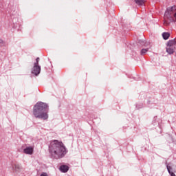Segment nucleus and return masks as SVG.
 <instances>
[{
	"label": "nucleus",
	"instance_id": "nucleus-1",
	"mask_svg": "<svg viewBox=\"0 0 176 176\" xmlns=\"http://www.w3.org/2000/svg\"><path fill=\"white\" fill-rule=\"evenodd\" d=\"M50 152L54 159H61V157L65 156L67 149L63 142H58V140H54L50 144Z\"/></svg>",
	"mask_w": 176,
	"mask_h": 176
},
{
	"label": "nucleus",
	"instance_id": "nucleus-2",
	"mask_svg": "<svg viewBox=\"0 0 176 176\" xmlns=\"http://www.w3.org/2000/svg\"><path fill=\"white\" fill-rule=\"evenodd\" d=\"M47 108V104L46 103L40 102L35 104L33 109V115L38 119H43L46 120L49 116H47V111L46 109Z\"/></svg>",
	"mask_w": 176,
	"mask_h": 176
},
{
	"label": "nucleus",
	"instance_id": "nucleus-14",
	"mask_svg": "<svg viewBox=\"0 0 176 176\" xmlns=\"http://www.w3.org/2000/svg\"><path fill=\"white\" fill-rule=\"evenodd\" d=\"M164 25H168V23L166 21H165V22L164 23Z\"/></svg>",
	"mask_w": 176,
	"mask_h": 176
},
{
	"label": "nucleus",
	"instance_id": "nucleus-10",
	"mask_svg": "<svg viewBox=\"0 0 176 176\" xmlns=\"http://www.w3.org/2000/svg\"><path fill=\"white\" fill-rule=\"evenodd\" d=\"M149 50L148 49H142L140 52V54L144 56V54H146V52Z\"/></svg>",
	"mask_w": 176,
	"mask_h": 176
},
{
	"label": "nucleus",
	"instance_id": "nucleus-3",
	"mask_svg": "<svg viewBox=\"0 0 176 176\" xmlns=\"http://www.w3.org/2000/svg\"><path fill=\"white\" fill-rule=\"evenodd\" d=\"M176 47V39L174 38L173 40H170L168 41L166 52L168 54H173L174 53V50H175Z\"/></svg>",
	"mask_w": 176,
	"mask_h": 176
},
{
	"label": "nucleus",
	"instance_id": "nucleus-11",
	"mask_svg": "<svg viewBox=\"0 0 176 176\" xmlns=\"http://www.w3.org/2000/svg\"><path fill=\"white\" fill-rule=\"evenodd\" d=\"M14 168L16 171H19V170H20L21 168V166H20V164H16L14 165Z\"/></svg>",
	"mask_w": 176,
	"mask_h": 176
},
{
	"label": "nucleus",
	"instance_id": "nucleus-8",
	"mask_svg": "<svg viewBox=\"0 0 176 176\" xmlns=\"http://www.w3.org/2000/svg\"><path fill=\"white\" fill-rule=\"evenodd\" d=\"M162 38L166 41L170 38V33L168 32H164L162 33Z\"/></svg>",
	"mask_w": 176,
	"mask_h": 176
},
{
	"label": "nucleus",
	"instance_id": "nucleus-7",
	"mask_svg": "<svg viewBox=\"0 0 176 176\" xmlns=\"http://www.w3.org/2000/svg\"><path fill=\"white\" fill-rule=\"evenodd\" d=\"M135 2L139 6H142L145 3V0H135Z\"/></svg>",
	"mask_w": 176,
	"mask_h": 176
},
{
	"label": "nucleus",
	"instance_id": "nucleus-6",
	"mask_svg": "<svg viewBox=\"0 0 176 176\" xmlns=\"http://www.w3.org/2000/svg\"><path fill=\"white\" fill-rule=\"evenodd\" d=\"M68 170H69V168L68 167V166L66 165H62L60 167V170L62 173H67L68 171Z\"/></svg>",
	"mask_w": 176,
	"mask_h": 176
},
{
	"label": "nucleus",
	"instance_id": "nucleus-12",
	"mask_svg": "<svg viewBox=\"0 0 176 176\" xmlns=\"http://www.w3.org/2000/svg\"><path fill=\"white\" fill-rule=\"evenodd\" d=\"M34 65H39V58L36 59V63H34Z\"/></svg>",
	"mask_w": 176,
	"mask_h": 176
},
{
	"label": "nucleus",
	"instance_id": "nucleus-5",
	"mask_svg": "<svg viewBox=\"0 0 176 176\" xmlns=\"http://www.w3.org/2000/svg\"><path fill=\"white\" fill-rule=\"evenodd\" d=\"M23 153H25V155H32V153H34V147H32V146L26 147L23 150Z\"/></svg>",
	"mask_w": 176,
	"mask_h": 176
},
{
	"label": "nucleus",
	"instance_id": "nucleus-4",
	"mask_svg": "<svg viewBox=\"0 0 176 176\" xmlns=\"http://www.w3.org/2000/svg\"><path fill=\"white\" fill-rule=\"evenodd\" d=\"M32 74L36 76L39 75V74H41V66H39V65H34L32 70Z\"/></svg>",
	"mask_w": 176,
	"mask_h": 176
},
{
	"label": "nucleus",
	"instance_id": "nucleus-13",
	"mask_svg": "<svg viewBox=\"0 0 176 176\" xmlns=\"http://www.w3.org/2000/svg\"><path fill=\"white\" fill-rule=\"evenodd\" d=\"M40 176H49L47 173H42Z\"/></svg>",
	"mask_w": 176,
	"mask_h": 176
},
{
	"label": "nucleus",
	"instance_id": "nucleus-9",
	"mask_svg": "<svg viewBox=\"0 0 176 176\" xmlns=\"http://www.w3.org/2000/svg\"><path fill=\"white\" fill-rule=\"evenodd\" d=\"M167 170L169 173V174L170 175V176H175V174L173 172H171V167L169 166H167Z\"/></svg>",
	"mask_w": 176,
	"mask_h": 176
}]
</instances>
